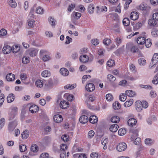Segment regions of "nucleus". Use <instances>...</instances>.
<instances>
[{"label":"nucleus","mask_w":158,"mask_h":158,"mask_svg":"<svg viewBox=\"0 0 158 158\" xmlns=\"http://www.w3.org/2000/svg\"><path fill=\"white\" fill-rule=\"evenodd\" d=\"M44 84L45 88L47 89H49L51 88L53 85L52 79H49L47 81L44 80Z\"/></svg>","instance_id":"f257e3e1"},{"label":"nucleus","mask_w":158,"mask_h":158,"mask_svg":"<svg viewBox=\"0 0 158 158\" xmlns=\"http://www.w3.org/2000/svg\"><path fill=\"white\" fill-rule=\"evenodd\" d=\"M127 148L126 144L123 142L119 143L116 147L117 150L119 152H122L125 150Z\"/></svg>","instance_id":"f03ea898"},{"label":"nucleus","mask_w":158,"mask_h":158,"mask_svg":"<svg viewBox=\"0 0 158 158\" xmlns=\"http://www.w3.org/2000/svg\"><path fill=\"white\" fill-rule=\"evenodd\" d=\"M17 125V123L16 121L10 122L8 125V130L10 132H12Z\"/></svg>","instance_id":"7ed1b4c3"},{"label":"nucleus","mask_w":158,"mask_h":158,"mask_svg":"<svg viewBox=\"0 0 158 158\" xmlns=\"http://www.w3.org/2000/svg\"><path fill=\"white\" fill-rule=\"evenodd\" d=\"M136 110L138 112L141 111L142 110V102L139 101H136L135 103Z\"/></svg>","instance_id":"20e7f679"},{"label":"nucleus","mask_w":158,"mask_h":158,"mask_svg":"<svg viewBox=\"0 0 158 158\" xmlns=\"http://www.w3.org/2000/svg\"><path fill=\"white\" fill-rule=\"evenodd\" d=\"M158 62V53H156L154 54L153 57L152 59L151 62V64L153 66L155 65L156 63Z\"/></svg>","instance_id":"39448f33"},{"label":"nucleus","mask_w":158,"mask_h":158,"mask_svg":"<svg viewBox=\"0 0 158 158\" xmlns=\"http://www.w3.org/2000/svg\"><path fill=\"white\" fill-rule=\"evenodd\" d=\"M85 89L88 91H93L95 89V86L93 84L89 83L86 85Z\"/></svg>","instance_id":"423d86ee"},{"label":"nucleus","mask_w":158,"mask_h":158,"mask_svg":"<svg viewBox=\"0 0 158 158\" xmlns=\"http://www.w3.org/2000/svg\"><path fill=\"white\" fill-rule=\"evenodd\" d=\"M127 123L129 126L131 127H133L136 125L137 121L135 119L131 118L128 120Z\"/></svg>","instance_id":"0eeeda50"},{"label":"nucleus","mask_w":158,"mask_h":158,"mask_svg":"<svg viewBox=\"0 0 158 158\" xmlns=\"http://www.w3.org/2000/svg\"><path fill=\"white\" fill-rule=\"evenodd\" d=\"M11 47L10 46H4L2 49L3 52L4 54H7L10 53L11 51Z\"/></svg>","instance_id":"6e6552de"},{"label":"nucleus","mask_w":158,"mask_h":158,"mask_svg":"<svg viewBox=\"0 0 158 158\" xmlns=\"http://www.w3.org/2000/svg\"><path fill=\"white\" fill-rule=\"evenodd\" d=\"M30 111L32 113H36L38 110V107L35 105H32L29 108Z\"/></svg>","instance_id":"1a4fd4ad"},{"label":"nucleus","mask_w":158,"mask_h":158,"mask_svg":"<svg viewBox=\"0 0 158 158\" xmlns=\"http://www.w3.org/2000/svg\"><path fill=\"white\" fill-rule=\"evenodd\" d=\"M53 119L54 121L57 123L61 122L62 120V116L59 114H56L54 116Z\"/></svg>","instance_id":"9d476101"},{"label":"nucleus","mask_w":158,"mask_h":158,"mask_svg":"<svg viewBox=\"0 0 158 158\" xmlns=\"http://www.w3.org/2000/svg\"><path fill=\"white\" fill-rule=\"evenodd\" d=\"M15 98V95L13 94H9L7 98V102L10 103L13 102Z\"/></svg>","instance_id":"9b49d317"},{"label":"nucleus","mask_w":158,"mask_h":158,"mask_svg":"<svg viewBox=\"0 0 158 158\" xmlns=\"http://www.w3.org/2000/svg\"><path fill=\"white\" fill-rule=\"evenodd\" d=\"M130 17L131 19L133 20H136L138 18L139 14L135 11L132 12L131 14Z\"/></svg>","instance_id":"f8f14e48"},{"label":"nucleus","mask_w":158,"mask_h":158,"mask_svg":"<svg viewBox=\"0 0 158 158\" xmlns=\"http://www.w3.org/2000/svg\"><path fill=\"white\" fill-rule=\"evenodd\" d=\"M146 38L142 36H139L138 37L137 40V43L140 45L143 44L145 43Z\"/></svg>","instance_id":"ddd939ff"},{"label":"nucleus","mask_w":158,"mask_h":158,"mask_svg":"<svg viewBox=\"0 0 158 158\" xmlns=\"http://www.w3.org/2000/svg\"><path fill=\"white\" fill-rule=\"evenodd\" d=\"M60 107L62 109H65L69 106V103L66 101H61L60 104Z\"/></svg>","instance_id":"4468645a"},{"label":"nucleus","mask_w":158,"mask_h":158,"mask_svg":"<svg viewBox=\"0 0 158 158\" xmlns=\"http://www.w3.org/2000/svg\"><path fill=\"white\" fill-rule=\"evenodd\" d=\"M60 73L63 76H66L69 74V72L68 69L65 68H62L60 69Z\"/></svg>","instance_id":"2eb2a0df"},{"label":"nucleus","mask_w":158,"mask_h":158,"mask_svg":"<svg viewBox=\"0 0 158 158\" xmlns=\"http://www.w3.org/2000/svg\"><path fill=\"white\" fill-rule=\"evenodd\" d=\"M89 59L88 56L86 55L81 56L80 57V61L83 63L88 62L89 60Z\"/></svg>","instance_id":"dca6fc26"},{"label":"nucleus","mask_w":158,"mask_h":158,"mask_svg":"<svg viewBox=\"0 0 158 158\" xmlns=\"http://www.w3.org/2000/svg\"><path fill=\"white\" fill-rule=\"evenodd\" d=\"M88 117L85 115L81 116L79 118L80 122L82 123H85L88 122Z\"/></svg>","instance_id":"f3484780"},{"label":"nucleus","mask_w":158,"mask_h":158,"mask_svg":"<svg viewBox=\"0 0 158 158\" xmlns=\"http://www.w3.org/2000/svg\"><path fill=\"white\" fill-rule=\"evenodd\" d=\"M15 76L14 74L10 73L8 74L6 76L7 80L8 81H14L15 79Z\"/></svg>","instance_id":"a211bd4d"},{"label":"nucleus","mask_w":158,"mask_h":158,"mask_svg":"<svg viewBox=\"0 0 158 158\" xmlns=\"http://www.w3.org/2000/svg\"><path fill=\"white\" fill-rule=\"evenodd\" d=\"M39 149L38 146L36 144L31 145V151L33 152L36 153L39 151Z\"/></svg>","instance_id":"6ab92c4d"},{"label":"nucleus","mask_w":158,"mask_h":158,"mask_svg":"<svg viewBox=\"0 0 158 158\" xmlns=\"http://www.w3.org/2000/svg\"><path fill=\"white\" fill-rule=\"evenodd\" d=\"M37 52V51L35 48H31L29 50L28 53L31 56H35Z\"/></svg>","instance_id":"aec40b11"},{"label":"nucleus","mask_w":158,"mask_h":158,"mask_svg":"<svg viewBox=\"0 0 158 158\" xmlns=\"http://www.w3.org/2000/svg\"><path fill=\"white\" fill-rule=\"evenodd\" d=\"M98 118L96 116H91L89 118V122L92 123H95L98 122Z\"/></svg>","instance_id":"412c9836"},{"label":"nucleus","mask_w":158,"mask_h":158,"mask_svg":"<svg viewBox=\"0 0 158 158\" xmlns=\"http://www.w3.org/2000/svg\"><path fill=\"white\" fill-rule=\"evenodd\" d=\"M36 86L39 88H41L43 86L44 84V80H37L35 83Z\"/></svg>","instance_id":"4be33fe9"},{"label":"nucleus","mask_w":158,"mask_h":158,"mask_svg":"<svg viewBox=\"0 0 158 158\" xmlns=\"http://www.w3.org/2000/svg\"><path fill=\"white\" fill-rule=\"evenodd\" d=\"M94 10V6L93 4H90L88 6V11L90 14H93Z\"/></svg>","instance_id":"5701e85b"},{"label":"nucleus","mask_w":158,"mask_h":158,"mask_svg":"<svg viewBox=\"0 0 158 158\" xmlns=\"http://www.w3.org/2000/svg\"><path fill=\"white\" fill-rule=\"evenodd\" d=\"M11 51L14 53H16L20 50V47L17 45H14L11 47Z\"/></svg>","instance_id":"b1692460"},{"label":"nucleus","mask_w":158,"mask_h":158,"mask_svg":"<svg viewBox=\"0 0 158 158\" xmlns=\"http://www.w3.org/2000/svg\"><path fill=\"white\" fill-rule=\"evenodd\" d=\"M118 127V125L116 124H113L110 126V130L113 132H115L117 131Z\"/></svg>","instance_id":"393cba45"},{"label":"nucleus","mask_w":158,"mask_h":158,"mask_svg":"<svg viewBox=\"0 0 158 158\" xmlns=\"http://www.w3.org/2000/svg\"><path fill=\"white\" fill-rule=\"evenodd\" d=\"M108 139L107 138L104 139L103 138L102 140L101 143L102 145L104 146L103 149L105 150L107 149V146L106 145L108 143Z\"/></svg>","instance_id":"a878e982"},{"label":"nucleus","mask_w":158,"mask_h":158,"mask_svg":"<svg viewBox=\"0 0 158 158\" xmlns=\"http://www.w3.org/2000/svg\"><path fill=\"white\" fill-rule=\"evenodd\" d=\"M119 118L116 116H113L110 119L111 121L113 123H117L119 121Z\"/></svg>","instance_id":"bb28decb"},{"label":"nucleus","mask_w":158,"mask_h":158,"mask_svg":"<svg viewBox=\"0 0 158 158\" xmlns=\"http://www.w3.org/2000/svg\"><path fill=\"white\" fill-rule=\"evenodd\" d=\"M133 103V100L132 99H131L125 102L124 106L125 107H128L130 106Z\"/></svg>","instance_id":"cd10ccee"},{"label":"nucleus","mask_w":158,"mask_h":158,"mask_svg":"<svg viewBox=\"0 0 158 158\" xmlns=\"http://www.w3.org/2000/svg\"><path fill=\"white\" fill-rule=\"evenodd\" d=\"M113 108L115 110H118L121 107V106L120 104L118 101H116L113 103Z\"/></svg>","instance_id":"c85d7f7f"},{"label":"nucleus","mask_w":158,"mask_h":158,"mask_svg":"<svg viewBox=\"0 0 158 158\" xmlns=\"http://www.w3.org/2000/svg\"><path fill=\"white\" fill-rule=\"evenodd\" d=\"M29 132L28 130H26L21 134L22 137L23 139H25L29 136Z\"/></svg>","instance_id":"c756f323"},{"label":"nucleus","mask_w":158,"mask_h":158,"mask_svg":"<svg viewBox=\"0 0 158 158\" xmlns=\"http://www.w3.org/2000/svg\"><path fill=\"white\" fill-rule=\"evenodd\" d=\"M126 95L130 97H133L135 95V93L132 90H127L125 91Z\"/></svg>","instance_id":"7c9ffc66"},{"label":"nucleus","mask_w":158,"mask_h":158,"mask_svg":"<svg viewBox=\"0 0 158 158\" xmlns=\"http://www.w3.org/2000/svg\"><path fill=\"white\" fill-rule=\"evenodd\" d=\"M8 3L9 5L12 8H15L17 6V3L15 1H9Z\"/></svg>","instance_id":"2f4dec72"},{"label":"nucleus","mask_w":158,"mask_h":158,"mask_svg":"<svg viewBox=\"0 0 158 158\" xmlns=\"http://www.w3.org/2000/svg\"><path fill=\"white\" fill-rule=\"evenodd\" d=\"M76 84H68L64 86V88L65 89H69L70 90L73 89L76 87Z\"/></svg>","instance_id":"473e14b6"},{"label":"nucleus","mask_w":158,"mask_h":158,"mask_svg":"<svg viewBox=\"0 0 158 158\" xmlns=\"http://www.w3.org/2000/svg\"><path fill=\"white\" fill-rule=\"evenodd\" d=\"M41 75L43 77H47L50 76V73L48 70H45L42 73Z\"/></svg>","instance_id":"72a5a7b5"},{"label":"nucleus","mask_w":158,"mask_h":158,"mask_svg":"<svg viewBox=\"0 0 158 158\" xmlns=\"http://www.w3.org/2000/svg\"><path fill=\"white\" fill-rule=\"evenodd\" d=\"M16 114V113L15 111H12L9 114V119L10 120H12L15 118Z\"/></svg>","instance_id":"f704fd0d"},{"label":"nucleus","mask_w":158,"mask_h":158,"mask_svg":"<svg viewBox=\"0 0 158 158\" xmlns=\"http://www.w3.org/2000/svg\"><path fill=\"white\" fill-rule=\"evenodd\" d=\"M146 47L147 48L150 47L152 45L151 40L150 39H148L146 40H145V42Z\"/></svg>","instance_id":"c9c22d12"},{"label":"nucleus","mask_w":158,"mask_h":158,"mask_svg":"<svg viewBox=\"0 0 158 158\" xmlns=\"http://www.w3.org/2000/svg\"><path fill=\"white\" fill-rule=\"evenodd\" d=\"M123 23L124 26H127L130 23V20L128 18H125L123 20Z\"/></svg>","instance_id":"e433bc0d"},{"label":"nucleus","mask_w":158,"mask_h":158,"mask_svg":"<svg viewBox=\"0 0 158 158\" xmlns=\"http://www.w3.org/2000/svg\"><path fill=\"white\" fill-rule=\"evenodd\" d=\"M148 24L150 26H155L156 24V20L153 18L149 20Z\"/></svg>","instance_id":"4c0bfd02"},{"label":"nucleus","mask_w":158,"mask_h":158,"mask_svg":"<svg viewBox=\"0 0 158 158\" xmlns=\"http://www.w3.org/2000/svg\"><path fill=\"white\" fill-rule=\"evenodd\" d=\"M139 64L141 66H143L146 64V60L143 58H140L138 60Z\"/></svg>","instance_id":"58836bf2"},{"label":"nucleus","mask_w":158,"mask_h":158,"mask_svg":"<svg viewBox=\"0 0 158 158\" xmlns=\"http://www.w3.org/2000/svg\"><path fill=\"white\" fill-rule=\"evenodd\" d=\"M151 34L153 36L156 37L158 36V30L154 28L152 30Z\"/></svg>","instance_id":"ea45409f"},{"label":"nucleus","mask_w":158,"mask_h":158,"mask_svg":"<svg viewBox=\"0 0 158 158\" xmlns=\"http://www.w3.org/2000/svg\"><path fill=\"white\" fill-rule=\"evenodd\" d=\"M96 8H97L98 10L99 11V12H106L107 10V7L105 6H102L100 9L98 6H97Z\"/></svg>","instance_id":"a19ab883"},{"label":"nucleus","mask_w":158,"mask_h":158,"mask_svg":"<svg viewBox=\"0 0 158 158\" xmlns=\"http://www.w3.org/2000/svg\"><path fill=\"white\" fill-rule=\"evenodd\" d=\"M107 78L110 81L113 82L115 81L116 78L113 75L111 74H109L107 75Z\"/></svg>","instance_id":"79ce46f5"},{"label":"nucleus","mask_w":158,"mask_h":158,"mask_svg":"<svg viewBox=\"0 0 158 158\" xmlns=\"http://www.w3.org/2000/svg\"><path fill=\"white\" fill-rule=\"evenodd\" d=\"M19 150L21 152H23L27 150L26 146L25 145L21 144L19 146Z\"/></svg>","instance_id":"37998d69"},{"label":"nucleus","mask_w":158,"mask_h":158,"mask_svg":"<svg viewBox=\"0 0 158 158\" xmlns=\"http://www.w3.org/2000/svg\"><path fill=\"white\" fill-rule=\"evenodd\" d=\"M126 132V130L124 128L120 129L118 131V134L120 135H123L125 134Z\"/></svg>","instance_id":"c03bdc74"},{"label":"nucleus","mask_w":158,"mask_h":158,"mask_svg":"<svg viewBox=\"0 0 158 158\" xmlns=\"http://www.w3.org/2000/svg\"><path fill=\"white\" fill-rule=\"evenodd\" d=\"M127 98V95L126 94H122L119 96V100L122 102L125 101Z\"/></svg>","instance_id":"a18cd8bd"},{"label":"nucleus","mask_w":158,"mask_h":158,"mask_svg":"<svg viewBox=\"0 0 158 158\" xmlns=\"http://www.w3.org/2000/svg\"><path fill=\"white\" fill-rule=\"evenodd\" d=\"M41 57L42 60L44 61H47L50 59V57L48 55H44Z\"/></svg>","instance_id":"49530a36"},{"label":"nucleus","mask_w":158,"mask_h":158,"mask_svg":"<svg viewBox=\"0 0 158 158\" xmlns=\"http://www.w3.org/2000/svg\"><path fill=\"white\" fill-rule=\"evenodd\" d=\"M152 82L154 84H158V73L154 76V80L152 81Z\"/></svg>","instance_id":"de8ad7c7"},{"label":"nucleus","mask_w":158,"mask_h":158,"mask_svg":"<svg viewBox=\"0 0 158 158\" xmlns=\"http://www.w3.org/2000/svg\"><path fill=\"white\" fill-rule=\"evenodd\" d=\"M106 99L108 101H111L113 100V97L112 95L110 94H107L106 96Z\"/></svg>","instance_id":"09e8293b"},{"label":"nucleus","mask_w":158,"mask_h":158,"mask_svg":"<svg viewBox=\"0 0 158 158\" xmlns=\"http://www.w3.org/2000/svg\"><path fill=\"white\" fill-rule=\"evenodd\" d=\"M44 10L40 6L38 7L36 10V13L38 14H42L44 13Z\"/></svg>","instance_id":"8fccbe9b"},{"label":"nucleus","mask_w":158,"mask_h":158,"mask_svg":"<svg viewBox=\"0 0 158 158\" xmlns=\"http://www.w3.org/2000/svg\"><path fill=\"white\" fill-rule=\"evenodd\" d=\"M107 65L110 67H111L114 65V60H109L107 63Z\"/></svg>","instance_id":"3c124183"},{"label":"nucleus","mask_w":158,"mask_h":158,"mask_svg":"<svg viewBox=\"0 0 158 158\" xmlns=\"http://www.w3.org/2000/svg\"><path fill=\"white\" fill-rule=\"evenodd\" d=\"M29 62V57H23L22 58V63L23 64H26L28 63Z\"/></svg>","instance_id":"603ef678"},{"label":"nucleus","mask_w":158,"mask_h":158,"mask_svg":"<svg viewBox=\"0 0 158 158\" xmlns=\"http://www.w3.org/2000/svg\"><path fill=\"white\" fill-rule=\"evenodd\" d=\"M95 134L93 130H91L89 131L88 133V137L89 138H92Z\"/></svg>","instance_id":"864d4df0"},{"label":"nucleus","mask_w":158,"mask_h":158,"mask_svg":"<svg viewBox=\"0 0 158 158\" xmlns=\"http://www.w3.org/2000/svg\"><path fill=\"white\" fill-rule=\"evenodd\" d=\"M5 123V119L3 118H2L0 120V130L3 127Z\"/></svg>","instance_id":"5fc2aeb1"},{"label":"nucleus","mask_w":158,"mask_h":158,"mask_svg":"<svg viewBox=\"0 0 158 158\" xmlns=\"http://www.w3.org/2000/svg\"><path fill=\"white\" fill-rule=\"evenodd\" d=\"M49 22L50 24H51L52 27L55 26V22L54 21V19L52 17H50L48 19Z\"/></svg>","instance_id":"6e6d98bb"},{"label":"nucleus","mask_w":158,"mask_h":158,"mask_svg":"<svg viewBox=\"0 0 158 158\" xmlns=\"http://www.w3.org/2000/svg\"><path fill=\"white\" fill-rule=\"evenodd\" d=\"M73 16L76 19H78L81 16V14L80 13L74 12Z\"/></svg>","instance_id":"4d7b16f0"},{"label":"nucleus","mask_w":158,"mask_h":158,"mask_svg":"<svg viewBox=\"0 0 158 158\" xmlns=\"http://www.w3.org/2000/svg\"><path fill=\"white\" fill-rule=\"evenodd\" d=\"M49 155L47 153H43L40 156V158H48Z\"/></svg>","instance_id":"13d9d810"},{"label":"nucleus","mask_w":158,"mask_h":158,"mask_svg":"<svg viewBox=\"0 0 158 158\" xmlns=\"http://www.w3.org/2000/svg\"><path fill=\"white\" fill-rule=\"evenodd\" d=\"M74 155L76 156H78V158H87L86 155L84 154H76Z\"/></svg>","instance_id":"bf43d9fd"},{"label":"nucleus","mask_w":158,"mask_h":158,"mask_svg":"<svg viewBox=\"0 0 158 158\" xmlns=\"http://www.w3.org/2000/svg\"><path fill=\"white\" fill-rule=\"evenodd\" d=\"M131 51L133 53H135L136 52H138L139 51V49L136 47L135 46H133L131 48Z\"/></svg>","instance_id":"052dcab7"},{"label":"nucleus","mask_w":158,"mask_h":158,"mask_svg":"<svg viewBox=\"0 0 158 158\" xmlns=\"http://www.w3.org/2000/svg\"><path fill=\"white\" fill-rule=\"evenodd\" d=\"M103 43L105 45H108L111 43V41L110 39H106L103 40Z\"/></svg>","instance_id":"680f3d73"},{"label":"nucleus","mask_w":158,"mask_h":158,"mask_svg":"<svg viewBox=\"0 0 158 158\" xmlns=\"http://www.w3.org/2000/svg\"><path fill=\"white\" fill-rule=\"evenodd\" d=\"M7 34L6 31L4 29H1L0 31V35L3 36L6 35Z\"/></svg>","instance_id":"e2e57ef3"},{"label":"nucleus","mask_w":158,"mask_h":158,"mask_svg":"<svg viewBox=\"0 0 158 158\" xmlns=\"http://www.w3.org/2000/svg\"><path fill=\"white\" fill-rule=\"evenodd\" d=\"M35 22L33 20H30L28 22V26L31 27H33V26Z\"/></svg>","instance_id":"0e129e2a"},{"label":"nucleus","mask_w":158,"mask_h":158,"mask_svg":"<svg viewBox=\"0 0 158 158\" xmlns=\"http://www.w3.org/2000/svg\"><path fill=\"white\" fill-rule=\"evenodd\" d=\"M140 139L139 138H136L134 143L136 145H139L140 143Z\"/></svg>","instance_id":"69168bd1"},{"label":"nucleus","mask_w":158,"mask_h":158,"mask_svg":"<svg viewBox=\"0 0 158 158\" xmlns=\"http://www.w3.org/2000/svg\"><path fill=\"white\" fill-rule=\"evenodd\" d=\"M52 130L51 128L49 126H47L44 128V131L47 134L50 132Z\"/></svg>","instance_id":"338daca9"},{"label":"nucleus","mask_w":158,"mask_h":158,"mask_svg":"<svg viewBox=\"0 0 158 158\" xmlns=\"http://www.w3.org/2000/svg\"><path fill=\"white\" fill-rule=\"evenodd\" d=\"M152 17L156 21H158V13H155L153 14Z\"/></svg>","instance_id":"774afa93"}]
</instances>
